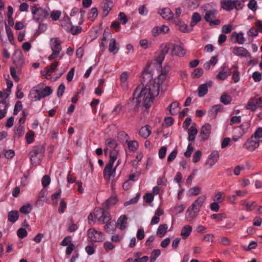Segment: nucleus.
I'll list each match as a JSON object with an SVG mask.
<instances>
[{"instance_id": "aec40b11", "label": "nucleus", "mask_w": 262, "mask_h": 262, "mask_svg": "<svg viewBox=\"0 0 262 262\" xmlns=\"http://www.w3.org/2000/svg\"><path fill=\"white\" fill-rule=\"evenodd\" d=\"M219 158V154L218 151L214 150L209 155L206 164H208L210 167H212L217 161Z\"/></svg>"}, {"instance_id": "423d86ee", "label": "nucleus", "mask_w": 262, "mask_h": 262, "mask_svg": "<svg viewBox=\"0 0 262 262\" xmlns=\"http://www.w3.org/2000/svg\"><path fill=\"white\" fill-rule=\"evenodd\" d=\"M249 125L248 124H241L239 126L234 127L233 131V140L237 141L247 131Z\"/></svg>"}, {"instance_id": "052dcab7", "label": "nucleus", "mask_w": 262, "mask_h": 262, "mask_svg": "<svg viewBox=\"0 0 262 262\" xmlns=\"http://www.w3.org/2000/svg\"><path fill=\"white\" fill-rule=\"evenodd\" d=\"M118 18L120 22L123 25H125L128 21V18L127 17L125 13L123 12L119 13L118 15Z\"/></svg>"}, {"instance_id": "e433bc0d", "label": "nucleus", "mask_w": 262, "mask_h": 262, "mask_svg": "<svg viewBox=\"0 0 262 262\" xmlns=\"http://www.w3.org/2000/svg\"><path fill=\"white\" fill-rule=\"evenodd\" d=\"M71 238L70 236H67V255H70L75 248V245L71 243Z\"/></svg>"}, {"instance_id": "412c9836", "label": "nucleus", "mask_w": 262, "mask_h": 262, "mask_svg": "<svg viewBox=\"0 0 262 262\" xmlns=\"http://www.w3.org/2000/svg\"><path fill=\"white\" fill-rule=\"evenodd\" d=\"M51 46L53 52H57L59 54L61 49V41L58 38H52L51 39Z\"/></svg>"}, {"instance_id": "393cba45", "label": "nucleus", "mask_w": 262, "mask_h": 262, "mask_svg": "<svg viewBox=\"0 0 262 262\" xmlns=\"http://www.w3.org/2000/svg\"><path fill=\"white\" fill-rule=\"evenodd\" d=\"M234 3L231 0H226L221 2V8L227 11H230L234 9Z\"/></svg>"}, {"instance_id": "7ed1b4c3", "label": "nucleus", "mask_w": 262, "mask_h": 262, "mask_svg": "<svg viewBox=\"0 0 262 262\" xmlns=\"http://www.w3.org/2000/svg\"><path fill=\"white\" fill-rule=\"evenodd\" d=\"M31 12L33 15V19L37 23L43 21L49 16L48 10L41 7H37L34 5L31 8Z\"/></svg>"}, {"instance_id": "4d7b16f0", "label": "nucleus", "mask_w": 262, "mask_h": 262, "mask_svg": "<svg viewBox=\"0 0 262 262\" xmlns=\"http://www.w3.org/2000/svg\"><path fill=\"white\" fill-rule=\"evenodd\" d=\"M51 179L49 176L45 175L41 180V183L44 188L47 187L50 183Z\"/></svg>"}, {"instance_id": "1a4fd4ad", "label": "nucleus", "mask_w": 262, "mask_h": 262, "mask_svg": "<svg viewBox=\"0 0 262 262\" xmlns=\"http://www.w3.org/2000/svg\"><path fill=\"white\" fill-rule=\"evenodd\" d=\"M211 126L209 123H206L201 128L199 135L200 141L202 142L207 140L211 134Z\"/></svg>"}, {"instance_id": "f03ea898", "label": "nucleus", "mask_w": 262, "mask_h": 262, "mask_svg": "<svg viewBox=\"0 0 262 262\" xmlns=\"http://www.w3.org/2000/svg\"><path fill=\"white\" fill-rule=\"evenodd\" d=\"M45 152V146L38 145L33 146L30 152V159L31 162L39 163L42 159Z\"/></svg>"}, {"instance_id": "f704fd0d", "label": "nucleus", "mask_w": 262, "mask_h": 262, "mask_svg": "<svg viewBox=\"0 0 262 262\" xmlns=\"http://www.w3.org/2000/svg\"><path fill=\"white\" fill-rule=\"evenodd\" d=\"M110 220L111 217L109 213L103 209L101 215L98 217V221L102 224H104L105 221L107 222Z\"/></svg>"}, {"instance_id": "2f4dec72", "label": "nucleus", "mask_w": 262, "mask_h": 262, "mask_svg": "<svg viewBox=\"0 0 262 262\" xmlns=\"http://www.w3.org/2000/svg\"><path fill=\"white\" fill-rule=\"evenodd\" d=\"M70 16L72 17V18H70L71 19L72 23L75 24H78V19L77 17H79V9L76 7H74L71 11L70 13Z\"/></svg>"}, {"instance_id": "79ce46f5", "label": "nucleus", "mask_w": 262, "mask_h": 262, "mask_svg": "<svg viewBox=\"0 0 262 262\" xmlns=\"http://www.w3.org/2000/svg\"><path fill=\"white\" fill-rule=\"evenodd\" d=\"M109 51L113 54H116L118 49L116 48V41L115 38H112L110 40L109 44Z\"/></svg>"}, {"instance_id": "0e129e2a", "label": "nucleus", "mask_w": 262, "mask_h": 262, "mask_svg": "<svg viewBox=\"0 0 262 262\" xmlns=\"http://www.w3.org/2000/svg\"><path fill=\"white\" fill-rule=\"evenodd\" d=\"M110 159L108 163L113 165L114 162L115 161L117 158V152L115 150L111 151L110 154Z\"/></svg>"}, {"instance_id": "a19ab883", "label": "nucleus", "mask_w": 262, "mask_h": 262, "mask_svg": "<svg viewBox=\"0 0 262 262\" xmlns=\"http://www.w3.org/2000/svg\"><path fill=\"white\" fill-rule=\"evenodd\" d=\"M220 101L224 104H228L231 103L232 101V97L230 95L224 93L221 96Z\"/></svg>"}, {"instance_id": "a211bd4d", "label": "nucleus", "mask_w": 262, "mask_h": 262, "mask_svg": "<svg viewBox=\"0 0 262 262\" xmlns=\"http://www.w3.org/2000/svg\"><path fill=\"white\" fill-rule=\"evenodd\" d=\"M243 35L244 33L243 32L237 33L236 32H234L231 34V40L233 42H238L239 44H243L246 40Z\"/></svg>"}, {"instance_id": "a878e982", "label": "nucleus", "mask_w": 262, "mask_h": 262, "mask_svg": "<svg viewBox=\"0 0 262 262\" xmlns=\"http://www.w3.org/2000/svg\"><path fill=\"white\" fill-rule=\"evenodd\" d=\"M117 201L118 200L116 195H112L109 199H107L104 203H103L102 206L103 208L108 209L111 206L116 204Z\"/></svg>"}, {"instance_id": "4c0bfd02", "label": "nucleus", "mask_w": 262, "mask_h": 262, "mask_svg": "<svg viewBox=\"0 0 262 262\" xmlns=\"http://www.w3.org/2000/svg\"><path fill=\"white\" fill-rule=\"evenodd\" d=\"M225 67H223V70L219 72L216 76V78L221 80H224L226 79L228 75H230L231 73V71L227 73L226 71H225Z\"/></svg>"}, {"instance_id": "0eeeda50", "label": "nucleus", "mask_w": 262, "mask_h": 262, "mask_svg": "<svg viewBox=\"0 0 262 262\" xmlns=\"http://www.w3.org/2000/svg\"><path fill=\"white\" fill-rule=\"evenodd\" d=\"M205 199L206 197L204 195H201L199 196L188 208L186 213H189L190 214L191 211H193L194 213L198 212L200 211V208L202 206Z\"/></svg>"}, {"instance_id": "473e14b6", "label": "nucleus", "mask_w": 262, "mask_h": 262, "mask_svg": "<svg viewBox=\"0 0 262 262\" xmlns=\"http://www.w3.org/2000/svg\"><path fill=\"white\" fill-rule=\"evenodd\" d=\"M168 226L166 224L160 225L157 230V234L160 237H163L167 231Z\"/></svg>"}, {"instance_id": "09e8293b", "label": "nucleus", "mask_w": 262, "mask_h": 262, "mask_svg": "<svg viewBox=\"0 0 262 262\" xmlns=\"http://www.w3.org/2000/svg\"><path fill=\"white\" fill-rule=\"evenodd\" d=\"M24 131V126L22 125H18L15 130L14 138H17V139L20 138L23 135Z\"/></svg>"}, {"instance_id": "9b49d317", "label": "nucleus", "mask_w": 262, "mask_h": 262, "mask_svg": "<svg viewBox=\"0 0 262 262\" xmlns=\"http://www.w3.org/2000/svg\"><path fill=\"white\" fill-rule=\"evenodd\" d=\"M254 138L251 136L244 144L245 147L248 150L252 151L258 147L260 141L259 140H253Z\"/></svg>"}, {"instance_id": "f257e3e1", "label": "nucleus", "mask_w": 262, "mask_h": 262, "mask_svg": "<svg viewBox=\"0 0 262 262\" xmlns=\"http://www.w3.org/2000/svg\"><path fill=\"white\" fill-rule=\"evenodd\" d=\"M160 84L159 81L156 82L154 81L148 84H146V85L142 88H141V85H139L136 88L133 97L129 99L127 104L132 105L135 103L134 110L138 111L140 103L143 101L145 108H149L151 106L154 98L159 95Z\"/></svg>"}, {"instance_id": "9d476101", "label": "nucleus", "mask_w": 262, "mask_h": 262, "mask_svg": "<svg viewBox=\"0 0 262 262\" xmlns=\"http://www.w3.org/2000/svg\"><path fill=\"white\" fill-rule=\"evenodd\" d=\"M172 43H167L161 50L159 55L157 57V63L159 64L160 68L162 69V63L163 61L165 55L167 54L170 50H172Z\"/></svg>"}, {"instance_id": "72a5a7b5", "label": "nucleus", "mask_w": 262, "mask_h": 262, "mask_svg": "<svg viewBox=\"0 0 262 262\" xmlns=\"http://www.w3.org/2000/svg\"><path fill=\"white\" fill-rule=\"evenodd\" d=\"M127 217L125 215H121L117 221V224L119 225L121 230H124L126 228Z\"/></svg>"}, {"instance_id": "f8f14e48", "label": "nucleus", "mask_w": 262, "mask_h": 262, "mask_svg": "<svg viewBox=\"0 0 262 262\" xmlns=\"http://www.w3.org/2000/svg\"><path fill=\"white\" fill-rule=\"evenodd\" d=\"M170 54L172 56L183 57L186 54V51L181 46L172 43V50Z\"/></svg>"}, {"instance_id": "e2e57ef3", "label": "nucleus", "mask_w": 262, "mask_h": 262, "mask_svg": "<svg viewBox=\"0 0 262 262\" xmlns=\"http://www.w3.org/2000/svg\"><path fill=\"white\" fill-rule=\"evenodd\" d=\"M105 143L109 147L113 148H116L118 145L116 141L111 138L107 139Z\"/></svg>"}, {"instance_id": "5701e85b", "label": "nucleus", "mask_w": 262, "mask_h": 262, "mask_svg": "<svg viewBox=\"0 0 262 262\" xmlns=\"http://www.w3.org/2000/svg\"><path fill=\"white\" fill-rule=\"evenodd\" d=\"M198 129L195 127V124L193 123L192 125L189 128L188 130L189 141L194 142L195 136L198 134Z\"/></svg>"}, {"instance_id": "6ab92c4d", "label": "nucleus", "mask_w": 262, "mask_h": 262, "mask_svg": "<svg viewBox=\"0 0 262 262\" xmlns=\"http://www.w3.org/2000/svg\"><path fill=\"white\" fill-rule=\"evenodd\" d=\"M169 31V28L165 25H162L160 27H155L152 29V33L153 36H156L161 33L166 34Z\"/></svg>"}, {"instance_id": "bb28decb", "label": "nucleus", "mask_w": 262, "mask_h": 262, "mask_svg": "<svg viewBox=\"0 0 262 262\" xmlns=\"http://www.w3.org/2000/svg\"><path fill=\"white\" fill-rule=\"evenodd\" d=\"M151 134L150 127L148 125H146L142 127L139 130L140 135L144 139L147 138Z\"/></svg>"}, {"instance_id": "6e6552de", "label": "nucleus", "mask_w": 262, "mask_h": 262, "mask_svg": "<svg viewBox=\"0 0 262 262\" xmlns=\"http://www.w3.org/2000/svg\"><path fill=\"white\" fill-rule=\"evenodd\" d=\"M262 107V97L258 98H251L246 106L247 110L255 111L257 107Z\"/></svg>"}, {"instance_id": "a18cd8bd", "label": "nucleus", "mask_w": 262, "mask_h": 262, "mask_svg": "<svg viewBox=\"0 0 262 262\" xmlns=\"http://www.w3.org/2000/svg\"><path fill=\"white\" fill-rule=\"evenodd\" d=\"M32 210L31 205L30 204H27L26 205H23L19 209V211L26 214L29 213Z\"/></svg>"}, {"instance_id": "6e6d98bb", "label": "nucleus", "mask_w": 262, "mask_h": 262, "mask_svg": "<svg viewBox=\"0 0 262 262\" xmlns=\"http://www.w3.org/2000/svg\"><path fill=\"white\" fill-rule=\"evenodd\" d=\"M34 92L35 94V95L32 98L34 101H37V100H40L41 98H43V97H42L41 91H40L39 90H35L31 92V93H30L31 95L33 94Z\"/></svg>"}, {"instance_id": "774afa93", "label": "nucleus", "mask_w": 262, "mask_h": 262, "mask_svg": "<svg viewBox=\"0 0 262 262\" xmlns=\"http://www.w3.org/2000/svg\"><path fill=\"white\" fill-rule=\"evenodd\" d=\"M202 156V152L200 150H197L193 155L192 161L194 163L198 162Z\"/></svg>"}, {"instance_id": "bf43d9fd", "label": "nucleus", "mask_w": 262, "mask_h": 262, "mask_svg": "<svg viewBox=\"0 0 262 262\" xmlns=\"http://www.w3.org/2000/svg\"><path fill=\"white\" fill-rule=\"evenodd\" d=\"M251 136L255 139L262 138V127H258L255 133Z\"/></svg>"}, {"instance_id": "20e7f679", "label": "nucleus", "mask_w": 262, "mask_h": 262, "mask_svg": "<svg viewBox=\"0 0 262 262\" xmlns=\"http://www.w3.org/2000/svg\"><path fill=\"white\" fill-rule=\"evenodd\" d=\"M149 67V64H147L142 73L140 78L141 88L146 85V84H148L155 81L152 79V74L151 72L148 70Z\"/></svg>"}, {"instance_id": "f3484780", "label": "nucleus", "mask_w": 262, "mask_h": 262, "mask_svg": "<svg viewBox=\"0 0 262 262\" xmlns=\"http://www.w3.org/2000/svg\"><path fill=\"white\" fill-rule=\"evenodd\" d=\"M13 62L17 68L20 67L24 63L23 55L20 51L15 53L13 57Z\"/></svg>"}, {"instance_id": "ddd939ff", "label": "nucleus", "mask_w": 262, "mask_h": 262, "mask_svg": "<svg viewBox=\"0 0 262 262\" xmlns=\"http://www.w3.org/2000/svg\"><path fill=\"white\" fill-rule=\"evenodd\" d=\"M212 81H207L205 83L200 85L198 88V95L199 97H203L208 92V88L212 86Z\"/></svg>"}, {"instance_id": "dca6fc26", "label": "nucleus", "mask_w": 262, "mask_h": 262, "mask_svg": "<svg viewBox=\"0 0 262 262\" xmlns=\"http://www.w3.org/2000/svg\"><path fill=\"white\" fill-rule=\"evenodd\" d=\"M113 165L107 163L103 170V176L105 179L109 180L115 172L116 166L113 169Z\"/></svg>"}, {"instance_id": "c756f323", "label": "nucleus", "mask_w": 262, "mask_h": 262, "mask_svg": "<svg viewBox=\"0 0 262 262\" xmlns=\"http://www.w3.org/2000/svg\"><path fill=\"white\" fill-rule=\"evenodd\" d=\"M247 50L242 47H235L233 48V53L240 57H245Z\"/></svg>"}, {"instance_id": "b1692460", "label": "nucleus", "mask_w": 262, "mask_h": 262, "mask_svg": "<svg viewBox=\"0 0 262 262\" xmlns=\"http://www.w3.org/2000/svg\"><path fill=\"white\" fill-rule=\"evenodd\" d=\"M160 14L163 18L168 20L172 19L174 16L173 13L170 9L168 8H163L162 10V12H161Z\"/></svg>"}, {"instance_id": "603ef678", "label": "nucleus", "mask_w": 262, "mask_h": 262, "mask_svg": "<svg viewBox=\"0 0 262 262\" xmlns=\"http://www.w3.org/2000/svg\"><path fill=\"white\" fill-rule=\"evenodd\" d=\"M69 225L68 228V230L70 232H74L78 229V226L77 224H74L73 221L72 219H70L69 220Z\"/></svg>"}, {"instance_id": "58836bf2", "label": "nucleus", "mask_w": 262, "mask_h": 262, "mask_svg": "<svg viewBox=\"0 0 262 262\" xmlns=\"http://www.w3.org/2000/svg\"><path fill=\"white\" fill-rule=\"evenodd\" d=\"M126 143H127L128 148L132 151H134L136 150L139 147L138 142L136 140L129 141L126 140Z\"/></svg>"}, {"instance_id": "13d9d810", "label": "nucleus", "mask_w": 262, "mask_h": 262, "mask_svg": "<svg viewBox=\"0 0 262 262\" xmlns=\"http://www.w3.org/2000/svg\"><path fill=\"white\" fill-rule=\"evenodd\" d=\"M17 235L20 238H24L27 236V231L25 229L20 228L17 230Z\"/></svg>"}, {"instance_id": "338daca9", "label": "nucleus", "mask_w": 262, "mask_h": 262, "mask_svg": "<svg viewBox=\"0 0 262 262\" xmlns=\"http://www.w3.org/2000/svg\"><path fill=\"white\" fill-rule=\"evenodd\" d=\"M9 104L4 99L0 101V110L7 112L8 107Z\"/></svg>"}, {"instance_id": "37998d69", "label": "nucleus", "mask_w": 262, "mask_h": 262, "mask_svg": "<svg viewBox=\"0 0 262 262\" xmlns=\"http://www.w3.org/2000/svg\"><path fill=\"white\" fill-rule=\"evenodd\" d=\"M161 251L160 249H155L151 253L149 262H155L157 258L160 255Z\"/></svg>"}, {"instance_id": "2eb2a0df", "label": "nucleus", "mask_w": 262, "mask_h": 262, "mask_svg": "<svg viewBox=\"0 0 262 262\" xmlns=\"http://www.w3.org/2000/svg\"><path fill=\"white\" fill-rule=\"evenodd\" d=\"M173 20L174 24L178 27V29L182 32L189 33L192 31V28H191L190 26L188 27L186 24L179 19L176 20L175 18H174Z\"/></svg>"}, {"instance_id": "4468645a", "label": "nucleus", "mask_w": 262, "mask_h": 262, "mask_svg": "<svg viewBox=\"0 0 262 262\" xmlns=\"http://www.w3.org/2000/svg\"><path fill=\"white\" fill-rule=\"evenodd\" d=\"M113 1L112 0H104L103 2V6L102 9L103 10V13L102 16L103 17H106L109 13V12L112 9L113 7Z\"/></svg>"}, {"instance_id": "3c124183", "label": "nucleus", "mask_w": 262, "mask_h": 262, "mask_svg": "<svg viewBox=\"0 0 262 262\" xmlns=\"http://www.w3.org/2000/svg\"><path fill=\"white\" fill-rule=\"evenodd\" d=\"M61 193V189L58 190L55 193L51 195V199L53 201V204L55 205H57L58 202L57 199L60 196Z\"/></svg>"}, {"instance_id": "49530a36", "label": "nucleus", "mask_w": 262, "mask_h": 262, "mask_svg": "<svg viewBox=\"0 0 262 262\" xmlns=\"http://www.w3.org/2000/svg\"><path fill=\"white\" fill-rule=\"evenodd\" d=\"M34 133L32 130H29L26 134V142L28 144H31L34 140Z\"/></svg>"}, {"instance_id": "7c9ffc66", "label": "nucleus", "mask_w": 262, "mask_h": 262, "mask_svg": "<svg viewBox=\"0 0 262 262\" xmlns=\"http://www.w3.org/2000/svg\"><path fill=\"white\" fill-rule=\"evenodd\" d=\"M19 214L17 210H12L8 213V219L11 223H15L18 219Z\"/></svg>"}, {"instance_id": "cd10ccee", "label": "nucleus", "mask_w": 262, "mask_h": 262, "mask_svg": "<svg viewBox=\"0 0 262 262\" xmlns=\"http://www.w3.org/2000/svg\"><path fill=\"white\" fill-rule=\"evenodd\" d=\"M192 230V228L191 226L189 225H186L184 226L182 228L181 232V235L182 236V238L184 239H187L191 232Z\"/></svg>"}, {"instance_id": "8fccbe9b", "label": "nucleus", "mask_w": 262, "mask_h": 262, "mask_svg": "<svg viewBox=\"0 0 262 262\" xmlns=\"http://www.w3.org/2000/svg\"><path fill=\"white\" fill-rule=\"evenodd\" d=\"M5 25L8 39L9 41L11 42L14 40V36L12 33V31L11 28L8 26L6 22H5Z\"/></svg>"}, {"instance_id": "de8ad7c7", "label": "nucleus", "mask_w": 262, "mask_h": 262, "mask_svg": "<svg viewBox=\"0 0 262 262\" xmlns=\"http://www.w3.org/2000/svg\"><path fill=\"white\" fill-rule=\"evenodd\" d=\"M180 103L177 102H173L171 103L168 107L170 114L171 115H176L177 114V112L173 111H174L176 108L178 107Z\"/></svg>"}, {"instance_id": "ea45409f", "label": "nucleus", "mask_w": 262, "mask_h": 262, "mask_svg": "<svg viewBox=\"0 0 262 262\" xmlns=\"http://www.w3.org/2000/svg\"><path fill=\"white\" fill-rule=\"evenodd\" d=\"M98 14V12L97 8L96 7L92 8L90 11L88 13V18L91 20H94L97 17Z\"/></svg>"}, {"instance_id": "5fc2aeb1", "label": "nucleus", "mask_w": 262, "mask_h": 262, "mask_svg": "<svg viewBox=\"0 0 262 262\" xmlns=\"http://www.w3.org/2000/svg\"><path fill=\"white\" fill-rule=\"evenodd\" d=\"M23 108L22 103L20 101H17L14 106L13 114L14 115H17L18 112L20 111Z\"/></svg>"}, {"instance_id": "69168bd1", "label": "nucleus", "mask_w": 262, "mask_h": 262, "mask_svg": "<svg viewBox=\"0 0 262 262\" xmlns=\"http://www.w3.org/2000/svg\"><path fill=\"white\" fill-rule=\"evenodd\" d=\"M233 29V25L231 24L225 25L222 27V32L224 33L228 34L231 32Z\"/></svg>"}, {"instance_id": "680f3d73", "label": "nucleus", "mask_w": 262, "mask_h": 262, "mask_svg": "<svg viewBox=\"0 0 262 262\" xmlns=\"http://www.w3.org/2000/svg\"><path fill=\"white\" fill-rule=\"evenodd\" d=\"M42 97H46L49 96L52 93V90L49 86H46L42 91H41Z\"/></svg>"}, {"instance_id": "39448f33", "label": "nucleus", "mask_w": 262, "mask_h": 262, "mask_svg": "<svg viewBox=\"0 0 262 262\" xmlns=\"http://www.w3.org/2000/svg\"><path fill=\"white\" fill-rule=\"evenodd\" d=\"M88 237L93 242H100L104 239L103 234L94 228H90L87 232Z\"/></svg>"}, {"instance_id": "864d4df0", "label": "nucleus", "mask_w": 262, "mask_h": 262, "mask_svg": "<svg viewBox=\"0 0 262 262\" xmlns=\"http://www.w3.org/2000/svg\"><path fill=\"white\" fill-rule=\"evenodd\" d=\"M201 192V188L199 186H195L191 188L188 190V193L190 195H196L200 194Z\"/></svg>"}, {"instance_id": "4be33fe9", "label": "nucleus", "mask_w": 262, "mask_h": 262, "mask_svg": "<svg viewBox=\"0 0 262 262\" xmlns=\"http://www.w3.org/2000/svg\"><path fill=\"white\" fill-rule=\"evenodd\" d=\"M67 20L68 21L70 27L68 29V31L70 32L72 35H75L79 34L82 31V27L80 26L75 27L72 25L71 19L67 15Z\"/></svg>"}, {"instance_id": "c85d7f7f", "label": "nucleus", "mask_w": 262, "mask_h": 262, "mask_svg": "<svg viewBox=\"0 0 262 262\" xmlns=\"http://www.w3.org/2000/svg\"><path fill=\"white\" fill-rule=\"evenodd\" d=\"M216 13L217 10L216 9L207 10L204 17V18L206 20V21L209 22L211 20H212V19L215 18V15Z\"/></svg>"}, {"instance_id": "c03bdc74", "label": "nucleus", "mask_w": 262, "mask_h": 262, "mask_svg": "<svg viewBox=\"0 0 262 262\" xmlns=\"http://www.w3.org/2000/svg\"><path fill=\"white\" fill-rule=\"evenodd\" d=\"M203 74V70L201 68H198L194 70L191 73V76L193 78H199Z\"/></svg>"}, {"instance_id": "c9c22d12", "label": "nucleus", "mask_w": 262, "mask_h": 262, "mask_svg": "<svg viewBox=\"0 0 262 262\" xmlns=\"http://www.w3.org/2000/svg\"><path fill=\"white\" fill-rule=\"evenodd\" d=\"M201 20V17L200 14L198 12L194 13L191 17V21L190 26L191 28L193 27L199 21Z\"/></svg>"}]
</instances>
